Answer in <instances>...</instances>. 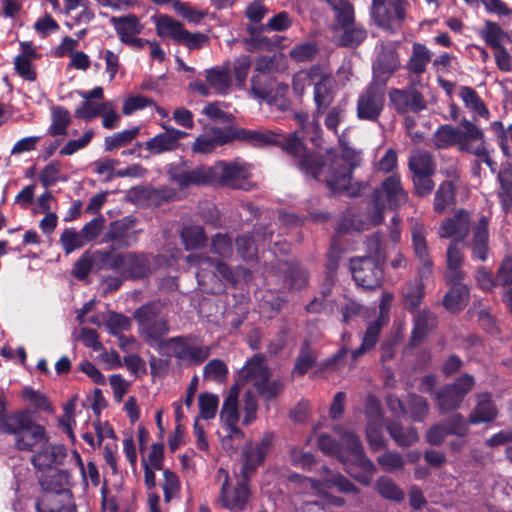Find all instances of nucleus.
I'll list each match as a JSON object with an SVG mask.
<instances>
[{"instance_id": "obj_1", "label": "nucleus", "mask_w": 512, "mask_h": 512, "mask_svg": "<svg viewBox=\"0 0 512 512\" xmlns=\"http://www.w3.org/2000/svg\"><path fill=\"white\" fill-rule=\"evenodd\" d=\"M243 458L240 479L234 488L232 498L228 497L229 475L227 473L220 489L219 502L221 506L232 512L243 511L246 508L250 496L249 483L251 477L256 473L258 467L264 463L266 455L253 445H249L243 449Z\"/></svg>"}, {"instance_id": "obj_2", "label": "nucleus", "mask_w": 512, "mask_h": 512, "mask_svg": "<svg viewBox=\"0 0 512 512\" xmlns=\"http://www.w3.org/2000/svg\"><path fill=\"white\" fill-rule=\"evenodd\" d=\"M383 235L381 232H374L368 238L369 249L373 256H363L350 259L349 270L355 284L366 290H373L381 286L384 271L383 262L385 260L381 249Z\"/></svg>"}, {"instance_id": "obj_3", "label": "nucleus", "mask_w": 512, "mask_h": 512, "mask_svg": "<svg viewBox=\"0 0 512 512\" xmlns=\"http://www.w3.org/2000/svg\"><path fill=\"white\" fill-rule=\"evenodd\" d=\"M1 429L7 434L15 435V447L20 451H33L36 445H47L48 436L44 426L37 424L30 413L20 410L11 414H2Z\"/></svg>"}, {"instance_id": "obj_4", "label": "nucleus", "mask_w": 512, "mask_h": 512, "mask_svg": "<svg viewBox=\"0 0 512 512\" xmlns=\"http://www.w3.org/2000/svg\"><path fill=\"white\" fill-rule=\"evenodd\" d=\"M342 152V163L337 157L330 158L329 171L325 176V184L333 193H344L350 197H357L361 192L360 184H352V174L359 164V157L354 149L348 147L343 136H338Z\"/></svg>"}, {"instance_id": "obj_5", "label": "nucleus", "mask_w": 512, "mask_h": 512, "mask_svg": "<svg viewBox=\"0 0 512 512\" xmlns=\"http://www.w3.org/2000/svg\"><path fill=\"white\" fill-rule=\"evenodd\" d=\"M282 150L293 159V164L304 174L319 180L323 171H329L330 157L307 148L298 131L283 137Z\"/></svg>"}, {"instance_id": "obj_6", "label": "nucleus", "mask_w": 512, "mask_h": 512, "mask_svg": "<svg viewBox=\"0 0 512 512\" xmlns=\"http://www.w3.org/2000/svg\"><path fill=\"white\" fill-rule=\"evenodd\" d=\"M163 306L158 301H149L133 312L138 324L139 334L144 341L159 352V345L165 342L164 336L169 332V322L162 312Z\"/></svg>"}, {"instance_id": "obj_7", "label": "nucleus", "mask_w": 512, "mask_h": 512, "mask_svg": "<svg viewBox=\"0 0 512 512\" xmlns=\"http://www.w3.org/2000/svg\"><path fill=\"white\" fill-rule=\"evenodd\" d=\"M460 125L462 129L451 124L440 125L431 137L435 149L444 150L457 145L461 152L468 153L473 142L485 138L484 132L471 121L464 118Z\"/></svg>"}, {"instance_id": "obj_8", "label": "nucleus", "mask_w": 512, "mask_h": 512, "mask_svg": "<svg viewBox=\"0 0 512 512\" xmlns=\"http://www.w3.org/2000/svg\"><path fill=\"white\" fill-rule=\"evenodd\" d=\"M408 170L411 173L413 194L418 197L429 196L435 187L433 180L437 171L434 155L423 149H415L408 158Z\"/></svg>"}, {"instance_id": "obj_9", "label": "nucleus", "mask_w": 512, "mask_h": 512, "mask_svg": "<svg viewBox=\"0 0 512 512\" xmlns=\"http://www.w3.org/2000/svg\"><path fill=\"white\" fill-rule=\"evenodd\" d=\"M156 33L160 38H170L176 44L189 50H198L209 44V37L201 32L192 33L183 23L171 16L161 14L155 21Z\"/></svg>"}, {"instance_id": "obj_10", "label": "nucleus", "mask_w": 512, "mask_h": 512, "mask_svg": "<svg viewBox=\"0 0 512 512\" xmlns=\"http://www.w3.org/2000/svg\"><path fill=\"white\" fill-rule=\"evenodd\" d=\"M197 264L199 266V271L197 272L198 283L205 287L208 281L212 282L213 286L205 288L211 294L224 292L225 285L222 280L232 285L237 283V277L231 267L220 260L209 256H199Z\"/></svg>"}, {"instance_id": "obj_11", "label": "nucleus", "mask_w": 512, "mask_h": 512, "mask_svg": "<svg viewBox=\"0 0 512 512\" xmlns=\"http://www.w3.org/2000/svg\"><path fill=\"white\" fill-rule=\"evenodd\" d=\"M191 336H175L166 339L159 345V354L162 356H175L180 363L199 365L210 356L208 346L191 345Z\"/></svg>"}, {"instance_id": "obj_12", "label": "nucleus", "mask_w": 512, "mask_h": 512, "mask_svg": "<svg viewBox=\"0 0 512 512\" xmlns=\"http://www.w3.org/2000/svg\"><path fill=\"white\" fill-rule=\"evenodd\" d=\"M250 166L238 161L219 160L213 164L214 186L250 190Z\"/></svg>"}, {"instance_id": "obj_13", "label": "nucleus", "mask_w": 512, "mask_h": 512, "mask_svg": "<svg viewBox=\"0 0 512 512\" xmlns=\"http://www.w3.org/2000/svg\"><path fill=\"white\" fill-rule=\"evenodd\" d=\"M169 180L180 189L190 186H214L213 165H198L190 169L186 161L170 163L166 166Z\"/></svg>"}, {"instance_id": "obj_14", "label": "nucleus", "mask_w": 512, "mask_h": 512, "mask_svg": "<svg viewBox=\"0 0 512 512\" xmlns=\"http://www.w3.org/2000/svg\"><path fill=\"white\" fill-rule=\"evenodd\" d=\"M475 385L474 377L465 373L459 376L455 382L441 387L434 397V401L441 414L457 410L465 396Z\"/></svg>"}, {"instance_id": "obj_15", "label": "nucleus", "mask_w": 512, "mask_h": 512, "mask_svg": "<svg viewBox=\"0 0 512 512\" xmlns=\"http://www.w3.org/2000/svg\"><path fill=\"white\" fill-rule=\"evenodd\" d=\"M420 80L411 79L404 88H391L388 93L389 101L393 109L400 115L412 112L415 114L427 109V102L416 86Z\"/></svg>"}, {"instance_id": "obj_16", "label": "nucleus", "mask_w": 512, "mask_h": 512, "mask_svg": "<svg viewBox=\"0 0 512 512\" xmlns=\"http://www.w3.org/2000/svg\"><path fill=\"white\" fill-rule=\"evenodd\" d=\"M385 106V88L369 83L359 94L356 116L359 120L377 122Z\"/></svg>"}, {"instance_id": "obj_17", "label": "nucleus", "mask_w": 512, "mask_h": 512, "mask_svg": "<svg viewBox=\"0 0 512 512\" xmlns=\"http://www.w3.org/2000/svg\"><path fill=\"white\" fill-rule=\"evenodd\" d=\"M117 273L126 280H142L151 275L150 254L142 251L117 253Z\"/></svg>"}, {"instance_id": "obj_18", "label": "nucleus", "mask_w": 512, "mask_h": 512, "mask_svg": "<svg viewBox=\"0 0 512 512\" xmlns=\"http://www.w3.org/2000/svg\"><path fill=\"white\" fill-rule=\"evenodd\" d=\"M399 55L395 50L383 49L372 66V80L370 83L386 87L390 78L400 69Z\"/></svg>"}, {"instance_id": "obj_19", "label": "nucleus", "mask_w": 512, "mask_h": 512, "mask_svg": "<svg viewBox=\"0 0 512 512\" xmlns=\"http://www.w3.org/2000/svg\"><path fill=\"white\" fill-rule=\"evenodd\" d=\"M489 218L482 215L472 226L471 240L465 245L471 250V259L485 262L489 256Z\"/></svg>"}, {"instance_id": "obj_20", "label": "nucleus", "mask_w": 512, "mask_h": 512, "mask_svg": "<svg viewBox=\"0 0 512 512\" xmlns=\"http://www.w3.org/2000/svg\"><path fill=\"white\" fill-rule=\"evenodd\" d=\"M161 126L165 132L155 135L144 144V148L152 155H159L178 149L180 146L179 141L188 136L187 132L172 126L166 124H161Z\"/></svg>"}, {"instance_id": "obj_21", "label": "nucleus", "mask_w": 512, "mask_h": 512, "mask_svg": "<svg viewBox=\"0 0 512 512\" xmlns=\"http://www.w3.org/2000/svg\"><path fill=\"white\" fill-rule=\"evenodd\" d=\"M37 512H76L71 491H44L36 500Z\"/></svg>"}, {"instance_id": "obj_22", "label": "nucleus", "mask_w": 512, "mask_h": 512, "mask_svg": "<svg viewBox=\"0 0 512 512\" xmlns=\"http://www.w3.org/2000/svg\"><path fill=\"white\" fill-rule=\"evenodd\" d=\"M373 197L385 201L390 209H397L408 200V195L403 189L398 175L387 177L381 186L374 190Z\"/></svg>"}, {"instance_id": "obj_23", "label": "nucleus", "mask_w": 512, "mask_h": 512, "mask_svg": "<svg viewBox=\"0 0 512 512\" xmlns=\"http://www.w3.org/2000/svg\"><path fill=\"white\" fill-rule=\"evenodd\" d=\"M469 227L470 213L461 208L441 223L438 234L440 238H452V240L463 242L469 233Z\"/></svg>"}, {"instance_id": "obj_24", "label": "nucleus", "mask_w": 512, "mask_h": 512, "mask_svg": "<svg viewBox=\"0 0 512 512\" xmlns=\"http://www.w3.org/2000/svg\"><path fill=\"white\" fill-rule=\"evenodd\" d=\"M229 142H231V137L228 127H212L209 134L200 135L195 139L192 151L198 154H207L213 152L216 147Z\"/></svg>"}, {"instance_id": "obj_25", "label": "nucleus", "mask_w": 512, "mask_h": 512, "mask_svg": "<svg viewBox=\"0 0 512 512\" xmlns=\"http://www.w3.org/2000/svg\"><path fill=\"white\" fill-rule=\"evenodd\" d=\"M431 60L432 52L425 44L420 42L413 43L411 55L404 67L409 81L411 79L420 80L419 76L426 72L427 65Z\"/></svg>"}, {"instance_id": "obj_26", "label": "nucleus", "mask_w": 512, "mask_h": 512, "mask_svg": "<svg viewBox=\"0 0 512 512\" xmlns=\"http://www.w3.org/2000/svg\"><path fill=\"white\" fill-rule=\"evenodd\" d=\"M496 181L499 185L497 198L503 212L508 213L512 209V163L504 161L500 164L496 173Z\"/></svg>"}, {"instance_id": "obj_27", "label": "nucleus", "mask_w": 512, "mask_h": 512, "mask_svg": "<svg viewBox=\"0 0 512 512\" xmlns=\"http://www.w3.org/2000/svg\"><path fill=\"white\" fill-rule=\"evenodd\" d=\"M436 326L437 317L432 311L428 309L416 310L413 319V329L409 340L410 346L416 347L419 345Z\"/></svg>"}, {"instance_id": "obj_28", "label": "nucleus", "mask_w": 512, "mask_h": 512, "mask_svg": "<svg viewBox=\"0 0 512 512\" xmlns=\"http://www.w3.org/2000/svg\"><path fill=\"white\" fill-rule=\"evenodd\" d=\"M231 141L237 139L247 141L253 145L266 146V145H279L282 147L283 138L279 139L273 132L262 133L256 130H248L245 128L232 129L228 127Z\"/></svg>"}, {"instance_id": "obj_29", "label": "nucleus", "mask_w": 512, "mask_h": 512, "mask_svg": "<svg viewBox=\"0 0 512 512\" xmlns=\"http://www.w3.org/2000/svg\"><path fill=\"white\" fill-rule=\"evenodd\" d=\"M284 388L283 380L279 378L272 379L271 376L253 383L255 394L263 401L266 410L270 409L271 403L277 400Z\"/></svg>"}, {"instance_id": "obj_30", "label": "nucleus", "mask_w": 512, "mask_h": 512, "mask_svg": "<svg viewBox=\"0 0 512 512\" xmlns=\"http://www.w3.org/2000/svg\"><path fill=\"white\" fill-rule=\"evenodd\" d=\"M448 287L442 305L449 313L458 314L465 309L470 301V287L468 285Z\"/></svg>"}, {"instance_id": "obj_31", "label": "nucleus", "mask_w": 512, "mask_h": 512, "mask_svg": "<svg viewBox=\"0 0 512 512\" xmlns=\"http://www.w3.org/2000/svg\"><path fill=\"white\" fill-rule=\"evenodd\" d=\"M67 456V450L62 444H49L33 455L32 464L39 468H51L54 465H61Z\"/></svg>"}, {"instance_id": "obj_32", "label": "nucleus", "mask_w": 512, "mask_h": 512, "mask_svg": "<svg viewBox=\"0 0 512 512\" xmlns=\"http://www.w3.org/2000/svg\"><path fill=\"white\" fill-rule=\"evenodd\" d=\"M498 414L497 407L492 400L491 394L483 393L478 396V401L468 417L470 424H480L492 422Z\"/></svg>"}, {"instance_id": "obj_33", "label": "nucleus", "mask_w": 512, "mask_h": 512, "mask_svg": "<svg viewBox=\"0 0 512 512\" xmlns=\"http://www.w3.org/2000/svg\"><path fill=\"white\" fill-rule=\"evenodd\" d=\"M313 99L315 103L314 117L321 118L334 100L329 77L320 74V79L314 85Z\"/></svg>"}, {"instance_id": "obj_34", "label": "nucleus", "mask_w": 512, "mask_h": 512, "mask_svg": "<svg viewBox=\"0 0 512 512\" xmlns=\"http://www.w3.org/2000/svg\"><path fill=\"white\" fill-rule=\"evenodd\" d=\"M343 464L345 465V471L363 486L371 484L372 477L377 471L375 464L368 457L352 460L349 463L345 460Z\"/></svg>"}, {"instance_id": "obj_35", "label": "nucleus", "mask_w": 512, "mask_h": 512, "mask_svg": "<svg viewBox=\"0 0 512 512\" xmlns=\"http://www.w3.org/2000/svg\"><path fill=\"white\" fill-rule=\"evenodd\" d=\"M308 272L297 262H285L283 286L289 291L304 289L308 283Z\"/></svg>"}, {"instance_id": "obj_36", "label": "nucleus", "mask_w": 512, "mask_h": 512, "mask_svg": "<svg viewBox=\"0 0 512 512\" xmlns=\"http://www.w3.org/2000/svg\"><path fill=\"white\" fill-rule=\"evenodd\" d=\"M271 376V370L265 363V358L262 354L253 355L240 370V377L244 382H252L263 380Z\"/></svg>"}, {"instance_id": "obj_37", "label": "nucleus", "mask_w": 512, "mask_h": 512, "mask_svg": "<svg viewBox=\"0 0 512 512\" xmlns=\"http://www.w3.org/2000/svg\"><path fill=\"white\" fill-rule=\"evenodd\" d=\"M110 22L113 24L122 43L127 41L128 38L140 34L144 29V26L140 23L139 18L135 14L120 17L113 16Z\"/></svg>"}, {"instance_id": "obj_38", "label": "nucleus", "mask_w": 512, "mask_h": 512, "mask_svg": "<svg viewBox=\"0 0 512 512\" xmlns=\"http://www.w3.org/2000/svg\"><path fill=\"white\" fill-rule=\"evenodd\" d=\"M384 425L390 437L400 447H409L419 440L417 429L414 427L404 428L399 422L392 420H385Z\"/></svg>"}, {"instance_id": "obj_39", "label": "nucleus", "mask_w": 512, "mask_h": 512, "mask_svg": "<svg viewBox=\"0 0 512 512\" xmlns=\"http://www.w3.org/2000/svg\"><path fill=\"white\" fill-rule=\"evenodd\" d=\"M339 30L341 32L335 36V43L339 47L356 48L367 38V31L360 24L354 23Z\"/></svg>"}, {"instance_id": "obj_40", "label": "nucleus", "mask_w": 512, "mask_h": 512, "mask_svg": "<svg viewBox=\"0 0 512 512\" xmlns=\"http://www.w3.org/2000/svg\"><path fill=\"white\" fill-rule=\"evenodd\" d=\"M456 187L452 181H443L434 194L433 210L437 214H444L455 204Z\"/></svg>"}, {"instance_id": "obj_41", "label": "nucleus", "mask_w": 512, "mask_h": 512, "mask_svg": "<svg viewBox=\"0 0 512 512\" xmlns=\"http://www.w3.org/2000/svg\"><path fill=\"white\" fill-rule=\"evenodd\" d=\"M487 46L497 50L504 47V41H510L511 37L508 32L504 31L501 26L494 21L486 20L484 28L479 33Z\"/></svg>"}, {"instance_id": "obj_42", "label": "nucleus", "mask_w": 512, "mask_h": 512, "mask_svg": "<svg viewBox=\"0 0 512 512\" xmlns=\"http://www.w3.org/2000/svg\"><path fill=\"white\" fill-rule=\"evenodd\" d=\"M425 297V283L421 280H414L407 283L406 291L403 294L404 308L414 313L422 304Z\"/></svg>"}, {"instance_id": "obj_43", "label": "nucleus", "mask_w": 512, "mask_h": 512, "mask_svg": "<svg viewBox=\"0 0 512 512\" xmlns=\"http://www.w3.org/2000/svg\"><path fill=\"white\" fill-rule=\"evenodd\" d=\"M317 363V355L312 349L308 340L301 344L299 354L295 360L292 373L297 376H304Z\"/></svg>"}, {"instance_id": "obj_44", "label": "nucleus", "mask_w": 512, "mask_h": 512, "mask_svg": "<svg viewBox=\"0 0 512 512\" xmlns=\"http://www.w3.org/2000/svg\"><path fill=\"white\" fill-rule=\"evenodd\" d=\"M276 82V78L269 73L254 74L251 78L250 92L255 99L265 102L266 98H269L271 91H273V86H275Z\"/></svg>"}, {"instance_id": "obj_45", "label": "nucleus", "mask_w": 512, "mask_h": 512, "mask_svg": "<svg viewBox=\"0 0 512 512\" xmlns=\"http://www.w3.org/2000/svg\"><path fill=\"white\" fill-rule=\"evenodd\" d=\"M130 225L124 220L113 221L109 225V229L106 232L105 238L108 241L113 242L112 246L117 248H128L131 246L130 236L128 230Z\"/></svg>"}, {"instance_id": "obj_46", "label": "nucleus", "mask_w": 512, "mask_h": 512, "mask_svg": "<svg viewBox=\"0 0 512 512\" xmlns=\"http://www.w3.org/2000/svg\"><path fill=\"white\" fill-rule=\"evenodd\" d=\"M180 237L186 250L202 248L207 243V236L202 226H185Z\"/></svg>"}, {"instance_id": "obj_47", "label": "nucleus", "mask_w": 512, "mask_h": 512, "mask_svg": "<svg viewBox=\"0 0 512 512\" xmlns=\"http://www.w3.org/2000/svg\"><path fill=\"white\" fill-rule=\"evenodd\" d=\"M52 123L48 128V134L51 136L66 135L67 128L71 124V115L68 109L63 106H55L51 111Z\"/></svg>"}, {"instance_id": "obj_48", "label": "nucleus", "mask_w": 512, "mask_h": 512, "mask_svg": "<svg viewBox=\"0 0 512 512\" xmlns=\"http://www.w3.org/2000/svg\"><path fill=\"white\" fill-rule=\"evenodd\" d=\"M459 95L467 108L476 112L482 118H489L490 112L475 89L462 86Z\"/></svg>"}, {"instance_id": "obj_49", "label": "nucleus", "mask_w": 512, "mask_h": 512, "mask_svg": "<svg viewBox=\"0 0 512 512\" xmlns=\"http://www.w3.org/2000/svg\"><path fill=\"white\" fill-rule=\"evenodd\" d=\"M383 421L369 419L365 427L366 440L372 452L380 451L387 447V442L382 434Z\"/></svg>"}, {"instance_id": "obj_50", "label": "nucleus", "mask_w": 512, "mask_h": 512, "mask_svg": "<svg viewBox=\"0 0 512 512\" xmlns=\"http://www.w3.org/2000/svg\"><path fill=\"white\" fill-rule=\"evenodd\" d=\"M117 253L116 247L111 246L106 250H95L92 252V260L94 269L96 271L102 270H113L117 272L118 263H117Z\"/></svg>"}, {"instance_id": "obj_51", "label": "nucleus", "mask_w": 512, "mask_h": 512, "mask_svg": "<svg viewBox=\"0 0 512 512\" xmlns=\"http://www.w3.org/2000/svg\"><path fill=\"white\" fill-rule=\"evenodd\" d=\"M206 81L216 93L224 94L231 85L229 70L226 68L213 67L206 71Z\"/></svg>"}, {"instance_id": "obj_52", "label": "nucleus", "mask_w": 512, "mask_h": 512, "mask_svg": "<svg viewBox=\"0 0 512 512\" xmlns=\"http://www.w3.org/2000/svg\"><path fill=\"white\" fill-rule=\"evenodd\" d=\"M72 475L67 470H56L45 477L41 482L44 491H70L67 486L71 485Z\"/></svg>"}, {"instance_id": "obj_53", "label": "nucleus", "mask_w": 512, "mask_h": 512, "mask_svg": "<svg viewBox=\"0 0 512 512\" xmlns=\"http://www.w3.org/2000/svg\"><path fill=\"white\" fill-rule=\"evenodd\" d=\"M375 489L386 500L399 503L405 498V494L400 487L392 479L385 476L377 479Z\"/></svg>"}, {"instance_id": "obj_54", "label": "nucleus", "mask_w": 512, "mask_h": 512, "mask_svg": "<svg viewBox=\"0 0 512 512\" xmlns=\"http://www.w3.org/2000/svg\"><path fill=\"white\" fill-rule=\"evenodd\" d=\"M294 119L299 124L302 132L308 134L311 131L313 133V136L310 137V141L314 146H319L322 139V128L319 123L320 118L313 116V121L310 122L308 113L301 111L294 114Z\"/></svg>"}, {"instance_id": "obj_55", "label": "nucleus", "mask_w": 512, "mask_h": 512, "mask_svg": "<svg viewBox=\"0 0 512 512\" xmlns=\"http://www.w3.org/2000/svg\"><path fill=\"white\" fill-rule=\"evenodd\" d=\"M239 418L238 394L236 391L233 392L231 390L223 402L220 411V421L222 425H232L233 423H238Z\"/></svg>"}, {"instance_id": "obj_56", "label": "nucleus", "mask_w": 512, "mask_h": 512, "mask_svg": "<svg viewBox=\"0 0 512 512\" xmlns=\"http://www.w3.org/2000/svg\"><path fill=\"white\" fill-rule=\"evenodd\" d=\"M236 250L246 262L257 260L258 249L252 233L239 235L235 239Z\"/></svg>"}, {"instance_id": "obj_57", "label": "nucleus", "mask_w": 512, "mask_h": 512, "mask_svg": "<svg viewBox=\"0 0 512 512\" xmlns=\"http://www.w3.org/2000/svg\"><path fill=\"white\" fill-rule=\"evenodd\" d=\"M140 133V127L136 126L131 129H126L118 132L112 136H107L104 139V146L106 151H112L120 147L126 146L131 143Z\"/></svg>"}, {"instance_id": "obj_58", "label": "nucleus", "mask_w": 512, "mask_h": 512, "mask_svg": "<svg viewBox=\"0 0 512 512\" xmlns=\"http://www.w3.org/2000/svg\"><path fill=\"white\" fill-rule=\"evenodd\" d=\"M407 406L413 422H422L429 413L427 399L415 393L408 395Z\"/></svg>"}, {"instance_id": "obj_59", "label": "nucleus", "mask_w": 512, "mask_h": 512, "mask_svg": "<svg viewBox=\"0 0 512 512\" xmlns=\"http://www.w3.org/2000/svg\"><path fill=\"white\" fill-rule=\"evenodd\" d=\"M412 246L418 261L431 258L426 241V231L421 225H415L411 229Z\"/></svg>"}, {"instance_id": "obj_60", "label": "nucleus", "mask_w": 512, "mask_h": 512, "mask_svg": "<svg viewBox=\"0 0 512 512\" xmlns=\"http://www.w3.org/2000/svg\"><path fill=\"white\" fill-rule=\"evenodd\" d=\"M319 53V46L315 41H307L295 45L289 52V56L295 62L312 61Z\"/></svg>"}, {"instance_id": "obj_61", "label": "nucleus", "mask_w": 512, "mask_h": 512, "mask_svg": "<svg viewBox=\"0 0 512 512\" xmlns=\"http://www.w3.org/2000/svg\"><path fill=\"white\" fill-rule=\"evenodd\" d=\"M335 11V30L350 26L355 23L354 8L347 0H339V5H334Z\"/></svg>"}, {"instance_id": "obj_62", "label": "nucleus", "mask_w": 512, "mask_h": 512, "mask_svg": "<svg viewBox=\"0 0 512 512\" xmlns=\"http://www.w3.org/2000/svg\"><path fill=\"white\" fill-rule=\"evenodd\" d=\"M60 243L64 252L70 254L83 247L87 242L80 231L77 232L73 228H66L60 236Z\"/></svg>"}, {"instance_id": "obj_63", "label": "nucleus", "mask_w": 512, "mask_h": 512, "mask_svg": "<svg viewBox=\"0 0 512 512\" xmlns=\"http://www.w3.org/2000/svg\"><path fill=\"white\" fill-rule=\"evenodd\" d=\"M320 66L314 65L309 70L300 71L292 79V89L296 96L301 97L305 91L307 83L313 81L314 77L320 76Z\"/></svg>"}, {"instance_id": "obj_64", "label": "nucleus", "mask_w": 512, "mask_h": 512, "mask_svg": "<svg viewBox=\"0 0 512 512\" xmlns=\"http://www.w3.org/2000/svg\"><path fill=\"white\" fill-rule=\"evenodd\" d=\"M341 442L352 455L353 460L367 457L359 436L353 431H344L341 435Z\"/></svg>"}]
</instances>
